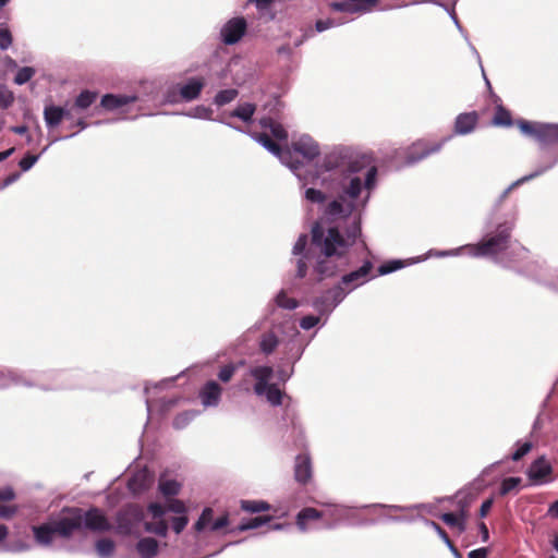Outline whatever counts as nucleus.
<instances>
[{
  "label": "nucleus",
  "mask_w": 558,
  "mask_h": 558,
  "mask_svg": "<svg viewBox=\"0 0 558 558\" xmlns=\"http://www.w3.org/2000/svg\"><path fill=\"white\" fill-rule=\"evenodd\" d=\"M333 172L329 185L330 199L320 218L311 227L308 235L301 233L293 247L294 278L303 280L310 275L313 284L335 277L351 265V252L361 243L366 247L363 231L364 216L372 194L378 186L379 170L373 151H363L349 145H335L324 151L311 166L302 161L294 171L301 187L323 184V173Z\"/></svg>",
  "instance_id": "1"
},
{
  "label": "nucleus",
  "mask_w": 558,
  "mask_h": 558,
  "mask_svg": "<svg viewBox=\"0 0 558 558\" xmlns=\"http://www.w3.org/2000/svg\"><path fill=\"white\" fill-rule=\"evenodd\" d=\"M510 193L506 187L485 215L482 232L487 239L482 243V253L500 250L506 257H510L508 250L511 248V254H515L512 247V233L517 227L519 209L515 205L506 207L505 202Z\"/></svg>",
  "instance_id": "2"
},
{
  "label": "nucleus",
  "mask_w": 558,
  "mask_h": 558,
  "mask_svg": "<svg viewBox=\"0 0 558 558\" xmlns=\"http://www.w3.org/2000/svg\"><path fill=\"white\" fill-rule=\"evenodd\" d=\"M357 247L362 248L363 251H366L368 254L372 253L367 244L366 247L363 246L361 243L356 244L350 255L351 265L348 266L347 268L341 269L337 276L331 277V279L339 277L338 281H336L333 286L345 299L357 288L377 278L376 274H374V262L369 258H364L360 266L351 269L356 263L354 255ZM327 280H330V278H327ZM324 281H326V279Z\"/></svg>",
  "instance_id": "3"
},
{
  "label": "nucleus",
  "mask_w": 558,
  "mask_h": 558,
  "mask_svg": "<svg viewBox=\"0 0 558 558\" xmlns=\"http://www.w3.org/2000/svg\"><path fill=\"white\" fill-rule=\"evenodd\" d=\"M326 510L325 515L328 514L333 518L332 521L327 522L325 524V527L328 530H333L339 525V521L342 519L351 520L355 518V514H353L351 511L353 509H360V510H376L380 509L388 512H407L412 510H417L423 508L425 505L423 504H414V505H392V504H383V502H374V504H365L361 505L359 507H349L340 504H331L327 502L323 505Z\"/></svg>",
  "instance_id": "4"
},
{
  "label": "nucleus",
  "mask_w": 558,
  "mask_h": 558,
  "mask_svg": "<svg viewBox=\"0 0 558 558\" xmlns=\"http://www.w3.org/2000/svg\"><path fill=\"white\" fill-rule=\"evenodd\" d=\"M486 235L482 232L481 239L476 243L465 244L461 245L456 248L450 250H436L430 248L428 250L423 257H425V260L429 257H454L461 255L463 252L466 253L471 257L475 258H489L492 259L496 265L501 266L502 268H510L512 264V259L509 256H505L500 250H495L492 252L482 253L481 246L482 243H485Z\"/></svg>",
  "instance_id": "5"
},
{
  "label": "nucleus",
  "mask_w": 558,
  "mask_h": 558,
  "mask_svg": "<svg viewBox=\"0 0 558 558\" xmlns=\"http://www.w3.org/2000/svg\"><path fill=\"white\" fill-rule=\"evenodd\" d=\"M46 375L52 383L41 385L40 389L44 391L89 387L88 377L90 374L81 368L49 371Z\"/></svg>",
  "instance_id": "6"
},
{
  "label": "nucleus",
  "mask_w": 558,
  "mask_h": 558,
  "mask_svg": "<svg viewBox=\"0 0 558 558\" xmlns=\"http://www.w3.org/2000/svg\"><path fill=\"white\" fill-rule=\"evenodd\" d=\"M517 124L522 135L534 138L542 147L558 144L557 122H536L520 118Z\"/></svg>",
  "instance_id": "7"
},
{
  "label": "nucleus",
  "mask_w": 558,
  "mask_h": 558,
  "mask_svg": "<svg viewBox=\"0 0 558 558\" xmlns=\"http://www.w3.org/2000/svg\"><path fill=\"white\" fill-rule=\"evenodd\" d=\"M50 517L57 527V536L61 538H71L75 533L83 531L84 521H82L80 507L64 506Z\"/></svg>",
  "instance_id": "8"
},
{
  "label": "nucleus",
  "mask_w": 558,
  "mask_h": 558,
  "mask_svg": "<svg viewBox=\"0 0 558 558\" xmlns=\"http://www.w3.org/2000/svg\"><path fill=\"white\" fill-rule=\"evenodd\" d=\"M144 519L145 512L140 505L126 504L116 513V525L112 530L122 536H137V527Z\"/></svg>",
  "instance_id": "9"
},
{
  "label": "nucleus",
  "mask_w": 558,
  "mask_h": 558,
  "mask_svg": "<svg viewBox=\"0 0 558 558\" xmlns=\"http://www.w3.org/2000/svg\"><path fill=\"white\" fill-rule=\"evenodd\" d=\"M253 4L257 11L256 26L252 25V33L267 37V34L263 33L262 26L267 25L270 22L280 23L282 21L279 16L280 8L282 7L281 0H247L245 7Z\"/></svg>",
  "instance_id": "10"
},
{
  "label": "nucleus",
  "mask_w": 558,
  "mask_h": 558,
  "mask_svg": "<svg viewBox=\"0 0 558 558\" xmlns=\"http://www.w3.org/2000/svg\"><path fill=\"white\" fill-rule=\"evenodd\" d=\"M421 521L423 524L427 527L433 529L436 534L439 536V538L445 543L449 538L447 532L435 521L422 515H392L389 513H383L380 519H360L353 524L356 526H368V525H376L379 522L385 523H413L414 521Z\"/></svg>",
  "instance_id": "11"
},
{
  "label": "nucleus",
  "mask_w": 558,
  "mask_h": 558,
  "mask_svg": "<svg viewBox=\"0 0 558 558\" xmlns=\"http://www.w3.org/2000/svg\"><path fill=\"white\" fill-rule=\"evenodd\" d=\"M345 300L339 290L332 284L323 290L319 295L314 296L310 306L323 318L322 327L325 326L333 311Z\"/></svg>",
  "instance_id": "12"
},
{
  "label": "nucleus",
  "mask_w": 558,
  "mask_h": 558,
  "mask_svg": "<svg viewBox=\"0 0 558 558\" xmlns=\"http://www.w3.org/2000/svg\"><path fill=\"white\" fill-rule=\"evenodd\" d=\"M512 247L515 250V254H511V248L508 250L510 258L512 259V264L509 269H514L515 274L519 276L525 277L532 281L537 282L538 284H542L546 277L543 264L538 262H530L522 267L514 268V264L526 256L527 250L513 240Z\"/></svg>",
  "instance_id": "13"
},
{
  "label": "nucleus",
  "mask_w": 558,
  "mask_h": 558,
  "mask_svg": "<svg viewBox=\"0 0 558 558\" xmlns=\"http://www.w3.org/2000/svg\"><path fill=\"white\" fill-rule=\"evenodd\" d=\"M450 136L441 138L436 143H428L424 140H418L409 146L405 150V156L402 161V168H410L426 159L433 154L439 153L444 145L449 141Z\"/></svg>",
  "instance_id": "14"
},
{
  "label": "nucleus",
  "mask_w": 558,
  "mask_h": 558,
  "mask_svg": "<svg viewBox=\"0 0 558 558\" xmlns=\"http://www.w3.org/2000/svg\"><path fill=\"white\" fill-rule=\"evenodd\" d=\"M157 113H153V112H144L142 113L141 116L143 117H153V116H156ZM159 114H163V116H169V114H172V116H184V117H187V118H191V119H198V120H207V121H213V122H216V123H220V124H223L236 132H244V129L240 125H236L232 122H230L228 119H226V112H222L221 114L217 116V117H213L214 114V110L208 107V106H205V105H196L195 107L186 110V111H181V112H160Z\"/></svg>",
  "instance_id": "15"
},
{
  "label": "nucleus",
  "mask_w": 558,
  "mask_h": 558,
  "mask_svg": "<svg viewBox=\"0 0 558 558\" xmlns=\"http://www.w3.org/2000/svg\"><path fill=\"white\" fill-rule=\"evenodd\" d=\"M214 515L215 511L211 507H204L197 520L193 524L192 530L196 534L222 531L226 535L225 532L230 529V514L228 512H223L217 518Z\"/></svg>",
  "instance_id": "16"
},
{
  "label": "nucleus",
  "mask_w": 558,
  "mask_h": 558,
  "mask_svg": "<svg viewBox=\"0 0 558 558\" xmlns=\"http://www.w3.org/2000/svg\"><path fill=\"white\" fill-rule=\"evenodd\" d=\"M248 32L250 25L247 20L243 15H238L222 24L218 39L225 46H234L239 44Z\"/></svg>",
  "instance_id": "17"
},
{
  "label": "nucleus",
  "mask_w": 558,
  "mask_h": 558,
  "mask_svg": "<svg viewBox=\"0 0 558 558\" xmlns=\"http://www.w3.org/2000/svg\"><path fill=\"white\" fill-rule=\"evenodd\" d=\"M310 341H305L298 329H294L293 335L282 343L281 348V364H288L295 367V364L302 359Z\"/></svg>",
  "instance_id": "18"
},
{
  "label": "nucleus",
  "mask_w": 558,
  "mask_h": 558,
  "mask_svg": "<svg viewBox=\"0 0 558 558\" xmlns=\"http://www.w3.org/2000/svg\"><path fill=\"white\" fill-rule=\"evenodd\" d=\"M229 73L233 85L236 87L244 86L246 84H253L256 78V72L254 66L244 61L239 56H233L229 59Z\"/></svg>",
  "instance_id": "19"
},
{
  "label": "nucleus",
  "mask_w": 558,
  "mask_h": 558,
  "mask_svg": "<svg viewBox=\"0 0 558 558\" xmlns=\"http://www.w3.org/2000/svg\"><path fill=\"white\" fill-rule=\"evenodd\" d=\"M554 469L545 454L537 457L526 469V476L533 486L546 485L554 482Z\"/></svg>",
  "instance_id": "20"
},
{
  "label": "nucleus",
  "mask_w": 558,
  "mask_h": 558,
  "mask_svg": "<svg viewBox=\"0 0 558 558\" xmlns=\"http://www.w3.org/2000/svg\"><path fill=\"white\" fill-rule=\"evenodd\" d=\"M131 96L135 98V102H138V110H144L149 107H160L161 85L156 82H144L140 87L131 93Z\"/></svg>",
  "instance_id": "21"
},
{
  "label": "nucleus",
  "mask_w": 558,
  "mask_h": 558,
  "mask_svg": "<svg viewBox=\"0 0 558 558\" xmlns=\"http://www.w3.org/2000/svg\"><path fill=\"white\" fill-rule=\"evenodd\" d=\"M81 515L82 521H84L82 524L83 531L109 532L113 529L105 511L98 507L92 506L87 510L81 508Z\"/></svg>",
  "instance_id": "22"
},
{
  "label": "nucleus",
  "mask_w": 558,
  "mask_h": 558,
  "mask_svg": "<svg viewBox=\"0 0 558 558\" xmlns=\"http://www.w3.org/2000/svg\"><path fill=\"white\" fill-rule=\"evenodd\" d=\"M292 148L308 162L320 156L318 142L308 134H302L296 141L292 142Z\"/></svg>",
  "instance_id": "23"
},
{
  "label": "nucleus",
  "mask_w": 558,
  "mask_h": 558,
  "mask_svg": "<svg viewBox=\"0 0 558 558\" xmlns=\"http://www.w3.org/2000/svg\"><path fill=\"white\" fill-rule=\"evenodd\" d=\"M422 262H425V257L423 256H415L409 258H390L384 260L381 264L378 265L376 269V277L387 276Z\"/></svg>",
  "instance_id": "24"
},
{
  "label": "nucleus",
  "mask_w": 558,
  "mask_h": 558,
  "mask_svg": "<svg viewBox=\"0 0 558 558\" xmlns=\"http://www.w3.org/2000/svg\"><path fill=\"white\" fill-rule=\"evenodd\" d=\"M180 90L179 95L183 98L184 102H191L199 98L206 82L201 76H190L183 83H178Z\"/></svg>",
  "instance_id": "25"
},
{
  "label": "nucleus",
  "mask_w": 558,
  "mask_h": 558,
  "mask_svg": "<svg viewBox=\"0 0 558 558\" xmlns=\"http://www.w3.org/2000/svg\"><path fill=\"white\" fill-rule=\"evenodd\" d=\"M222 387L218 381L207 380L199 389L198 397L204 408H215L220 403Z\"/></svg>",
  "instance_id": "26"
},
{
  "label": "nucleus",
  "mask_w": 558,
  "mask_h": 558,
  "mask_svg": "<svg viewBox=\"0 0 558 558\" xmlns=\"http://www.w3.org/2000/svg\"><path fill=\"white\" fill-rule=\"evenodd\" d=\"M135 102V98L131 96V94H116V93H106L100 97L99 108L105 111H116L121 109L122 112H126L123 108L126 105Z\"/></svg>",
  "instance_id": "27"
},
{
  "label": "nucleus",
  "mask_w": 558,
  "mask_h": 558,
  "mask_svg": "<svg viewBox=\"0 0 558 558\" xmlns=\"http://www.w3.org/2000/svg\"><path fill=\"white\" fill-rule=\"evenodd\" d=\"M478 120L480 114L475 110L459 113L454 119L453 134L459 136L471 134L476 129Z\"/></svg>",
  "instance_id": "28"
},
{
  "label": "nucleus",
  "mask_w": 558,
  "mask_h": 558,
  "mask_svg": "<svg viewBox=\"0 0 558 558\" xmlns=\"http://www.w3.org/2000/svg\"><path fill=\"white\" fill-rule=\"evenodd\" d=\"M32 532L36 544L44 547L50 546L57 536V527L50 515L43 523L33 525Z\"/></svg>",
  "instance_id": "29"
},
{
  "label": "nucleus",
  "mask_w": 558,
  "mask_h": 558,
  "mask_svg": "<svg viewBox=\"0 0 558 558\" xmlns=\"http://www.w3.org/2000/svg\"><path fill=\"white\" fill-rule=\"evenodd\" d=\"M137 118H138V116H134V117H131V118H129V117H121V118H116V119H102V120H96V121H94L92 123H87L85 121V119L78 118L75 121H72L71 124L69 125V128H71V129L74 128V126H77L78 130L76 132H73V133L64 135V136L54 137L50 142V144H54V143L60 142V141H66V140L73 138L80 132L86 130L89 125L100 126V125L111 124V123H114V122H118V121L135 120Z\"/></svg>",
  "instance_id": "30"
},
{
  "label": "nucleus",
  "mask_w": 558,
  "mask_h": 558,
  "mask_svg": "<svg viewBox=\"0 0 558 558\" xmlns=\"http://www.w3.org/2000/svg\"><path fill=\"white\" fill-rule=\"evenodd\" d=\"M153 483V475L144 468L135 472L126 483V488L133 496H141L147 492Z\"/></svg>",
  "instance_id": "31"
},
{
  "label": "nucleus",
  "mask_w": 558,
  "mask_h": 558,
  "mask_svg": "<svg viewBox=\"0 0 558 558\" xmlns=\"http://www.w3.org/2000/svg\"><path fill=\"white\" fill-rule=\"evenodd\" d=\"M250 375L254 378L253 391H263L265 386L271 385L270 380L275 375V369L270 365H258L250 368Z\"/></svg>",
  "instance_id": "32"
},
{
  "label": "nucleus",
  "mask_w": 558,
  "mask_h": 558,
  "mask_svg": "<svg viewBox=\"0 0 558 558\" xmlns=\"http://www.w3.org/2000/svg\"><path fill=\"white\" fill-rule=\"evenodd\" d=\"M313 469L308 454H298L294 462V480L299 484H306L312 478Z\"/></svg>",
  "instance_id": "33"
},
{
  "label": "nucleus",
  "mask_w": 558,
  "mask_h": 558,
  "mask_svg": "<svg viewBox=\"0 0 558 558\" xmlns=\"http://www.w3.org/2000/svg\"><path fill=\"white\" fill-rule=\"evenodd\" d=\"M271 520H272V515H269V514L258 515V517H253V518H242L240 523L236 526L227 530L225 533L226 534H235V533H242V532H246V531L256 530V529L264 526L265 524H268L269 521H271Z\"/></svg>",
  "instance_id": "34"
},
{
  "label": "nucleus",
  "mask_w": 558,
  "mask_h": 558,
  "mask_svg": "<svg viewBox=\"0 0 558 558\" xmlns=\"http://www.w3.org/2000/svg\"><path fill=\"white\" fill-rule=\"evenodd\" d=\"M256 111V105L250 101L239 104L229 113H226V118H236L245 124H252L254 122V114Z\"/></svg>",
  "instance_id": "35"
},
{
  "label": "nucleus",
  "mask_w": 558,
  "mask_h": 558,
  "mask_svg": "<svg viewBox=\"0 0 558 558\" xmlns=\"http://www.w3.org/2000/svg\"><path fill=\"white\" fill-rule=\"evenodd\" d=\"M257 397H265L266 401L271 407H280L283 403L284 397L291 399L286 395L283 390H281L277 384L272 383L271 385L265 386L264 392L254 391Z\"/></svg>",
  "instance_id": "36"
},
{
  "label": "nucleus",
  "mask_w": 558,
  "mask_h": 558,
  "mask_svg": "<svg viewBox=\"0 0 558 558\" xmlns=\"http://www.w3.org/2000/svg\"><path fill=\"white\" fill-rule=\"evenodd\" d=\"M63 106L47 104L44 107L43 116L46 128L50 131L60 125L62 122L61 116L63 114Z\"/></svg>",
  "instance_id": "37"
},
{
  "label": "nucleus",
  "mask_w": 558,
  "mask_h": 558,
  "mask_svg": "<svg viewBox=\"0 0 558 558\" xmlns=\"http://www.w3.org/2000/svg\"><path fill=\"white\" fill-rule=\"evenodd\" d=\"M295 155L298 154L293 150L292 146H280L279 150L275 154V157H277L283 166L288 167L291 172L294 173V171H299L300 166H302V161L299 160Z\"/></svg>",
  "instance_id": "38"
},
{
  "label": "nucleus",
  "mask_w": 558,
  "mask_h": 558,
  "mask_svg": "<svg viewBox=\"0 0 558 558\" xmlns=\"http://www.w3.org/2000/svg\"><path fill=\"white\" fill-rule=\"evenodd\" d=\"M519 119H517L515 121L512 119V114L510 112L509 109H507L506 107H504V105L500 102V104H497L496 105V110H495V113L492 118V125L496 126V128H506V129H509L511 126H513V124H517V121Z\"/></svg>",
  "instance_id": "39"
},
{
  "label": "nucleus",
  "mask_w": 558,
  "mask_h": 558,
  "mask_svg": "<svg viewBox=\"0 0 558 558\" xmlns=\"http://www.w3.org/2000/svg\"><path fill=\"white\" fill-rule=\"evenodd\" d=\"M324 515V511L313 507H304L296 513L295 523L300 531L306 532L308 521L322 519Z\"/></svg>",
  "instance_id": "40"
},
{
  "label": "nucleus",
  "mask_w": 558,
  "mask_h": 558,
  "mask_svg": "<svg viewBox=\"0 0 558 558\" xmlns=\"http://www.w3.org/2000/svg\"><path fill=\"white\" fill-rule=\"evenodd\" d=\"M558 163V155L554 157V159L546 166H539L537 167L533 172L523 175L519 178L518 180L513 181L510 185L507 186L508 191L512 192L514 189L532 181L535 178L541 177L548 170L553 169Z\"/></svg>",
  "instance_id": "41"
},
{
  "label": "nucleus",
  "mask_w": 558,
  "mask_h": 558,
  "mask_svg": "<svg viewBox=\"0 0 558 558\" xmlns=\"http://www.w3.org/2000/svg\"><path fill=\"white\" fill-rule=\"evenodd\" d=\"M136 551L141 558H154L159 553V543L150 536L141 537L136 543Z\"/></svg>",
  "instance_id": "42"
},
{
  "label": "nucleus",
  "mask_w": 558,
  "mask_h": 558,
  "mask_svg": "<svg viewBox=\"0 0 558 558\" xmlns=\"http://www.w3.org/2000/svg\"><path fill=\"white\" fill-rule=\"evenodd\" d=\"M98 98V92L94 89H82L73 101V110H87Z\"/></svg>",
  "instance_id": "43"
},
{
  "label": "nucleus",
  "mask_w": 558,
  "mask_h": 558,
  "mask_svg": "<svg viewBox=\"0 0 558 558\" xmlns=\"http://www.w3.org/2000/svg\"><path fill=\"white\" fill-rule=\"evenodd\" d=\"M181 489V484L174 478H168L166 474H160L158 478V490L166 497H175Z\"/></svg>",
  "instance_id": "44"
},
{
  "label": "nucleus",
  "mask_w": 558,
  "mask_h": 558,
  "mask_svg": "<svg viewBox=\"0 0 558 558\" xmlns=\"http://www.w3.org/2000/svg\"><path fill=\"white\" fill-rule=\"evenodd\" d=\"M279 344H280L279 337L276 335L275 331L269 330L260 336L258 347H259V351L263 354L270 355L276 351V349L278 348Z\"/></svg>",
  "instance_id": "45"
},
{
  "label": "nucleus",
  "mask_w": 558,
  "mask_h": 558,
  "mask_svg": "<svg viewBox=\"0 0 558 558\" xmlns=\"http://www.w3.org/2000/svg\"><path fill=\"white\" fill-rule=\"evenodd\" d=\"M244 134L248 135L253 141L263 146L268 153L275 156V154L279 150L280 144L274 142L271 137L267 133H257L253 131H245Z\"/></svg>",
  "instance_id": "46"
},
{
  "label": "nucleus",
  "mask_w": 558,
  "mask_h": 558,
  "mask_svg": "<svg viewBox=\"0 0 558 558\" xmlns=\"http://www.w3.org/2000/svg\"><path fill=\"white\" fill-rule=\"evenodd\" d=\"M240 508L247 513L258 514L269 511L271 505L263 499H242L240 501Z\"/></svg>",
  "instance_id": "47"
},
{
  "label": "nucleus",
  "mask_w": 558,
  "mask_h": 558,
  "mask_svg": "<svg viewBox=\"0 0 558 558\" xmlns=\"http://www.w3.org/2000/svg\"><path fill=\"white\" fill-rule=\"evenodd\" d=\"M202 412L199 410H185L178 413L172 420V427L182 430L189 426Z\"/></svg>",
  "instance_id": "48"
},
{
  "label": "nucleus",
  "mask_w": 558,
  "mask_h": 558,
  "mask_svg": "<svg viewBox=\"0 0 558 558\" xmlns=\"http://www.w3.org/2000/svg\"><path fill=\"white\" fill-rule=\"evenodd\" d=\"M179 90L180 87L178 83H172L168 85L163 92L161 90L160 107L184 102L183 98L179 95Z\"/></svg>",
  "instance_id": "49"
},
{
  "label": "nucleus",
  "mask_w": 558,
  "mask_h": 558,
  "mask_svg": "<svg viewBox=\"0 0 558 558\" xmlns=\"http://www.w3.org/2000/svg\"><path fill=\"white\" fill-rule=\"evenodd\" d=\"M275 305L287 311H294L300 307V302L294 298H289L284 289H280L272 299Z\"/></svg>",
  "instance_id": "50"
},
{
  "label": "nucleus",
  "mask_w": 558,
  "mask_h": 558,
  "mask_svg": "<svg viewBox=\"0 0 558 558\" xmlns=\"http://www.w3.org/2000/svg\"><path fill=\"white\" fill-rule=\"evenodd\" d=\"M558 384V377L554 381L551 388L549 389L548 393L546 395L545 399L541 403V411L538 412L537 416L535 417L533 424H532V430L530 433V436L533 437V435L538 432L543 427V421L542 415L544 410L548 407L549 400L551 399L553 395L555 393L556 386Z\"/></svg>",
  "instance_id": "51"
},
{
  "label": "nucleus",
  "mask_w": 558,
  "mask_h": 558,
  "mask_svg": "<svg viewBox=\"0 0 558 558\" xmlns=\"http://www.w3.org/2000/svg\"><path fill=\"white\" fill-rule=\"evenodd\" d=\"M239 96L238 88H225L217 92L213 97L211 104L217 108L223 107L232 102Z\"/></svg>",
  "instance_id": "52"
},
{
  "label": "nucleus",
  "mask_w": 558,
  "mask_h": 558,
  "mask_svg": "<svg viewBox=\"0 0 558 558\" xmlns=\"http://www.w3.org/2000/svg\"><path fill=\"white\" fill-rule=\"evenodd\" d=\"M116 550V543L109 537H101L95 542V551L99 558H110Z\"/></svg>",
  "instance_id": "53"
},
{
  "label": "nucleus",
  "mask_w": 558,
  "mask_h": 558,
  "mask_svg": "<svg viewBox=\"0 0 558 558\" xmlns=\"http://www.w3.org/2000/svg\"><path fill=\"white\" fill-rule=\"evenodd\" d=\"M303 189H304V198L307 202H310L312 204L324 205V207L329 202L327 194L325 192H323L322 190L316 189L315 185L306 186Z\"/></svg>",
  "instance_id": "54"
},
{
  "label": "nucleus",
  "mask_w": 558,
  "mask_h": 558,
  "mask_svg": "<svg viewBox=\"0 0 558 558\" xmlns=\"http://www.w3.org/2000/svg\"><path fill=\"white\" fill-rule=\"evenodd\" d=\"M9 385L24 386L27 388L38 387L40 389L43 384H36L32 379L27 378L24 373L20 372L19 369L10 368Z\"/></svg>",
  "instance_id": "55"
},
{
  "label": "nucleus",
  "mask_w": 558,
  "mask_h": 558,
  "mask_svg": "<svg viewBox=\"0 0 558 558\" xmlns=\"http://www.w3.org/2000/svg\"><path fill=\"white\" fill-rule=\"evenodd\" d=\"M532 448H533L532 441L518 440L515 442V449L513 450V452L509 457H506L504 460L511 459L512 461L518 462L521 459H523L532 450Z\"/></svg>",
  "instance_id": "56"
},
{
  "label": "nucleus",
  "mask_w": 558,
  "mask_h": 558,
  "mask_svg": "<svg viewBox=\"0 0 558 558\" xmlns=\"http://www.w3.org/2000/svg\"><path fill=\"white\" fill-rule=\"evenodd\" d=\"M487 486L488 484L486 483V481L482 476L477 475L472 482L466 484L464 487L460 488L458 490V494L472 492V495H475L476 498L478 494L483 492Z\"/></svg>",
  "instance_id": "57"
},
{
  "label": "nucleus",
  "mask_w": 558,
  "mask_h": 558,
  "mask_svg": "<svg viewBox=\"0 0 558 558\" xmlns=\"http://www.w3.org/2000/svg\"><path fill=\"white\" fill-rule=\"evenodd\" d=\"M243 364H244V361L242 360L238 364L230 362V363L223 365L217 374L218 379L225 384L229 383L232 379V377L234 376V373L236 372L239 366H242Z\"/></svg>",
  "instance_id": "58"
},
{
  "label": "nucleus",
  "mask_w": 558,
  "mask_h": 558,
  "mask_svg": "<svg viewBox=\"0 0 558 558\" xmlns=\"http://www.w3.org/2000/svg\"><path fill=\"white\" fill-rule=\"evenodd\" d=\"M35 74H36V69L34 66L25 65L22 68H17V72L14 75L13 82H14V84H16L19 86L24 85V84L28 83L34 77Z\"/></svg>",
  "instance_id": "59"
},
{
  "label": "nucleus",
  "mask_w": 558,
  "mask_h": 558,
  "mask_svg": "<svg viewBox=\"0 0 558 558\" xmlns=\"http://www.w3.org/2000/svg\"><path fill=\"white\" fill-rule=\"evenodd\" d=\"M521 482L522 480L519 476L505 477L500 483L498 495L501 497L507 496L510 492L517 489Z\"/></svg>",
  "instance_id": "60"
},
{
  "label": "nucleus",
  "mask_w": 558,
  "mask_h": 558,
  "mask_svg": "<svg viewBox=\"0 0 558 558\" xmlns=\"http://www.w3.org/2000/svg\"><path fill=\"white\" fill-rule=\"evenodd\" d=\"M144 530L147 533L156 534L159 537H167L169 532V525L166 521L159 520L157 523L145 522Z\"/></svg>",
  "instance_id": "61"
},
{
  "label": "nucleus",
  "mask_w": 558,
  "mask_h": 558,
  "mask_svg": "<svg viewBox=\"0 0 558 558\" xmlns=\"http://www.w3.org/2000/svg\"><path fill=\"white\" fill-rule=\"evenodd\" d=\"M41 154L34 155L29 151L25 153L24 156L19 160V167L21 174L29 171L40 159Z\"/></svg>",
  "instance_id": "62"
},
{
  "label": "nucleus",
  "mask_w": 558,
  "mask_h": 558,
  "mask_svg": "<svg viewBox=\"0 0 558 558\" xmlns=\"http://www.w3.org/2000/svg\"><path fill=\"white\" fill-rule=\"evenodd\" d=\"M294 373H295V367L289 366L288 364H281L280 361H279V364H278L277 369L275 372V374L277 375L278 381L283 384V385L288 380L291 379V377L294 375Z\"/></svg>",
  "instance_id": "63"
},
{
  "label": "nucleus",
  "mask_w": 558,
  "mask_h": 558,
  "mask_svg": "<svg viewBox=\"0 0 558 558\" xmlns=\"http://www.w3.org/2000/svg\"><path fill=\"white\" fill-rule=\"evenodd\" d=\"M167 513L168 512H172L177 515H182V514H187V507L186 505L184 504V501H182L181 499H178V498H172V499H169L167 498Z\"/></svg>",
  "instance_id": "64"
}]
</instances>
